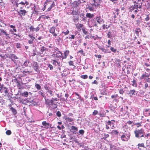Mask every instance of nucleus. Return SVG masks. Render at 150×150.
<instances>
[{"mask_svg":"<svg viewBox=\"0 0 150 150\" xmlns=\"http://www.w3.org/2000/svg\"><path fill=\"white\" fill-rule=\"evenodd\" d=\"M119 93L121 94H123L124 93V91L123 89H120L119 91Z\"/></svg>","mask_w":150,"mask_h":150,"instance_id":"44","label":"nucleus"},{"mask_svg":"<svg viewBox=\"0 0 150 150\" xmlns=\"http://www.w3.org/2000/svg\"><path fill=\"white\" fill-rule=\"evenodd\" d=\"M10 109H11L12 112L13 113L14 115H15L17 114L16 110L13 107H11Z\"/></svg>","mask_w":150,"mask_h":150,"instance_id":"25","label":"nucleus"},{"mask_svg":"<svg viewBox=\"0 0 150 150\" xmlns=\"http://www.w3.org/2000/svg\"><path fill=\"white\" fill-rule=\"evenodd\" d=\"M40 28V27H38L37 28H35L34 30L36 32H37V31H38Z\"/></svg>","mask_w":150,"mask_h":150,"instance_id":"60","label":"nucleus"},{"mask_svg":"<svg viewBox=\"0 0 150 150\" xmlns=\"http://www.w3.org/2000/svg\"><path fill=\"white\" fill-rule=\"evenodd\" d=\"M62 54L59 51H58L56 54H53L52 55L53 57H57L59 58H61L62 57Z\"/></svg>","mask_w":150,"mask_h":150,"instance_id":"11","label":"nucleus"},{"mask_svg":"<svg viewBox=\"0 0 150 150\" xmlns=\"http://www.w3.org/2000/svg\"><path fill=\"white\" fill-rule=\"evenodd\" d=\"M52 105L54 108H56L57 107V105L54 102H51Z\"/></svg>","mask_w":150,"mask_h":150,"instance_id":"34","label":"nucleus"},{"mask_svg":"<svg viewBox=\"0 0 150 150\" xmlns=\"http://www.w3.org/2000/svg\"><path fill=\"white\" fill-rule=\"evenodd\" d=\"M75 38V36L74 35H71V37L69 38V39H74Z\"/></svg>","mask_w":150,"mask_h":150,"instance_id":"63","label":"nucleus"},{"mask_svg":"<svg viewBox=\"0 0 150 150\" xmlns=\"http://www.w3.org/2000/svg\"><path fill=\"white\" fill-rule=\"evenodd\" d=\"M76 26L78 30L79 31L83 27V25L82 24L79 23L76 24Z\"/></svg>","mask_w":150,"mask_h":150,"instance_id":"14","label":"nucleus"},{"mask_svg":"<svg viewBox=\"0 0 150 150\" xmlns=\"http://www.w3.org/2000/svg\"><path fill=\"white\" fill-rule=\"evenodd\" d=\"M94 16V15L93 14H91L90 13H86V16L88 18H92Z\"/></svg>","mask_w":150,"mask_h":150,"instance_id":"23","label":"nucleus"},{"mask_svg":"<svg viewBox=\"0 0 150 150\" xmlns=\"http://www.w3.org/2000/svg\"><path fill=\"white\" fill-rule=\"evenodd\" d=\"M149 16H147L145 18V20L146 21H147L149 20Z\"/></svg>","mask_w":150,"mask_h":150,"instance_id":"62","label":"nucleus"},{"mask_svg":"<svg viewBox=\"0 0 150 150\" xmlns=\"http://www.w3.org/2000/svg\"><path fill=\"white\" fill-rule=\"evenodd\" d=\"M48 67L50 68V70H52L53 69L52 66L50 64L48 65Z\"/></svg>","mask_w":150,"mask_h":150,"instance_id":"56","label":"nucleus"},{"mask_svg":"<svg viewBox=\"0 0 150 150\" xmlns=\"http://www.w3.org/2000/svg\"><path fill=\"white\" fill-rule=\"evenodd\" d=\"M110 134L112 135H117L118 134V132L117 130H113L110 132Z\"/></svg>","mask_w":150,"mask_h":150,"instance_id":"19","label":"nucleus"},{"mask_svg":"<svg viewBox=\"0 0 150 150\" xmlns=\"http://www.w3.org/2000/svg\"><path fill=\"white\" fill-rule=\"evenodd\" d=\"M44 88L46 90H49L50 89V87L49 86H47V85L44 86Z\"/></svg>","mask_w":150,"mask_h":150,"instance_id":"58","label":"nucleus"},{"mask_svg":"<svg viewBox=\"0 0 150 150\" xmlns=\"http://www.w3.org/2000/svg\"><path fill=\"white\" fill-rule=\"evenodd\" d=\"M132 82L133 83V84H132V86H135L136 87L137 86V84L136 83V82L135 80H134L132 81Z\"/></svg>","mask_w":150,"mask_h":150,"instance_id":"43","label":"nucleus"},{"mask_svg":"<svg viewBox=\"0 0 150 150\" xmlns=\"http://www.w3.org/2000/svg\"><path fill=\"white\" fill-rule=\"evenodd\" d=\"M32 66L34 70L38 73L40 74V71L39 69V66L37 62H33L32 64Z\"/></svg>","mask_w":150,"mask_h":150,"instance_id":"6","label":"nucleus"},{"mask_svg":"<svg viewBox=\"0 0 150 150\" xmlns=\"http://www.w3.org/2000/svg\"><path fill=\"white\" fill-rule=\"evenodd\" d=\"M82 30L83 31V32L84 34H86L87 33V31L86 30V28L83 27V28H82Z\"/></svg>","mask_w":150,"mask_h":150,"instance_id":"37","label":"nucleus"},{"mask_svg":"<svg viewBox=\"0 0 150 150\" xmlns=\"http://www.w3.org/2000/svg\"><path fill=\"white\" fill-rule=\"evenodd\" d=\"M29 61H28L27 60H26L25 61V62H24V63L23 65V67H27L28 66V64H29Z\"/></svg>","mask_w":150,"mask_h":150,"instance_id":"24","label":"nucleus"},{"mask_svg":"<svg viewBox=\"0 0 150 150\" xmlns=\"http://www.w3.org/2000/svg\"><path fill=\"white\" fill-rule=\"evenodd\" d=\"M141 30L139 28H136L135 30L136 34L137 36H139V33H141Z\"/></svg>","mask_w":150,"mask_h":150,"instance_id":"22","label":"nucleus"},{"mask_svg":"<svg viewBox=\"0 0 150 150\" xmlns=\"http://www.w3.org/2000/svg\"><path fill=\"white\" fill-rule=\"evenodd\" d=\"M99 114L100 117H103L105 116V114L103 113L100 112L99 113Z\"/></svg>","mask_w":150,"mask_h":150,"instance_id":"40","label":"nucleus"},{"mask_svg":"<svg viewBox=\"0 0 150 150\" xmlns=\"http://www.w3.org/2000/svg\"><path fill=\"white\" fill-rule=\"evenodd\" d=\"M57 116L58 117H60L61 116V114L60 111H58L56 113Z\"/></svg>","mask_w":150,"mask_h":150,"instance_id":"42","label":"nucleus"},{"mask_svg":"<svg viewBox=\"0 0 150 150\" xmlns=\"http://www.w3.org/2000/svg\"><path fill=\"white\" fill-rule=\"evenodd\" d=\"M118 95L117 94H116L115 95H112L111 96V98H115V99L116 98H117V97H118Z\"/></svg>","mask_w":150,"mask_h":150,"instance_id":"54","label":"nucleus"},{"mask_svg":"<svg viewBox=\"0 0 150 150\" xmlns=\"http://www.w3.org/2000/svg\"><path fill=\"white\" fill-rule=\"evenodd\" d=\"M45 100V103L47 105H51V100L50 101L49 100H47L46 99Z\"/></svg>","mask_w":150,"mask_h":150,"instance_id":"33","label":"nucleus"},{"mask_svg":"<svg viewBox=\"0 0 150 150\" xmlns=\"http://www.w3.org/2000/svg\"><path fill=\"white\" fill-rule=\"evenodd\" d=\"M134 133L135 134V136L136 137L139 138L140 135L144 134V130L141 129H140L136 130L134 131Z\"/></svg>","mask_w":150,"mask_h":150,"instance_id":"5","label":"nucleus"},{"mask_svg":"<svg viewBox=\"0 0 150 150\" xmlns=\"http://www.w3.org/2000/svg\"><path fill=\"white\" fill-rule=\"evenodd\" d=\"M138 145L139 147H144V145L143 143L139 144Z\"/></svg>","mask_w":150,"mask_h":150,"instance_id":"55","label":"nucleus"},{"mask_svg":"<svg viewBox=\"0 0 150 150\" xmlns=\"http://www.w3.org/2000/svg\"><path fill=\"white\" fill-rule=\"evenodd\" d=\"M21 46V45L20 43H17L16 44V46L17 48H20Z\"/></svg>","mask_w":150,"mask_h":150,"instance_id":"48","label":"nucleus"},{"mask_svg":"<svg viewBox=\"0 0 150 150\" xmlns=\"http://www.w3.org/2000/svg\"><path fill=\"white\" fill-rule=\"evenodd\" d=\"M103 29L104 30L106 29H108L109 28L110 26L109 25H105V24H103L102 26Z\"/></svg>","mask_w":150,"mask_h":150,"instance_id":"29","label":"nucleus"},{"mask_svg":"<svg viewBox=\"0 0 150 150\" xmlns=\"http://www.w3.org/2000/svg\"><path fill=\"white\" fill-rule=\"evenodd\" d=\"M103 52L106 53H110V51L109 50H108L105 49H104Z\"/></svg>","mask_w":150,"mask_h":150,"instance_id":"50","label":"nucleus"},{"mask_svg":"<svg viewBox=\"0 0 150 150\" xmlns=\"http://www.w3.org/2000/svg\"><path fill=\"white\" fill-rule=\"evenodd\" d=\"M137 92L135 90L132 89L130 90L128 94L130 96H132L135 95L137 96H139V95H137Z\"/></svg>","mask_w":150,"mask_h":150,"instance_id":"10","label":"nucleus"},{"mask_svg":"<svg viewBox=\"0 0 150 150\" xmlns=\"http://www.w3.org/2000/svg\"><path fill=\"white\" fill-rule=\"evenodd\" d=\"M145 114H146V116L150 115V111L148 110H146L145 111Z\"/></svg>","mask_w":150,"mask_h":150,"instance_id":"30","label":"nucleus"},{"mask_svg":"<svg viewBox=\"0 0 150 150\" xmlns=\"http://www.w3.org/2000/svg\"><path fill=\"white\" fill-rule=\"evenodd\" d=\"M35 87L38 89L40 90L41 89V86L38 84H36L35 85Z\"/></svg>","mask_w":150,"mask_h":150,"instance_id":"31","label":"nucleus"},{"mask_svg":"<svg viewBox=\"0 0 150 150\" xmlns=\"http://www.w3.org/2000/svg\"><path fill=\"white\" fill-rule=\"evenodd\" d=\"M6 34V32L4 30L1 29H0V34L1 35H5Z\"/></svg>","mask_w":150,"mask_h":150,"instance_id":"35","label":"nucleus"},{"mask_svg":"<svg viewBox=\"0 0 150 150\" xmlns=\"http://www.w3.org/2000/svg\"><path fill=\"white\" fill-rule=\"evenodd\" d=\"M10 58H11V61H10V62L12 64V67H14L16 65V60H15V59H16L17 58V57L14 54H12L11 55Z\"/></svg>","mask_w":150,"mask_h":150,"instance_id":"4","label":"nucleus"},{"mask_svg":"<svg viewBox=\"0 0 150 150\" xmlns=\"http://www.w3.org/2000/svg\"><path fill=\"white\" fill-rule=\"evenodd\" d=\"M84 131L83 129H81L79 131V133L82 135L84 134Z\"/></svg>","mask_w":150,"mask_h":150,"instance_id":"41","label":"nucleus"},{"mask_svg":"<svg viewBox=\"0 0 150 150\" xmlns=\"http://www.w3.org/2000/svg\"><path fill=\"white\" fill-rule=\"evenodd\" d=\"M99 4L96 3L93 4H91L88 5L87 7V8L89 9L91 11L95 10L98 6Z\"/></svg>","mask_w":150,"mask_h":150,"instance_id":"2","label":"nucleus"},{"mask_svg":"<svg viewBox=\"0 0 150 150\" xmlns=\"http://www.w3.org/2000/svg\"><path fill=\"white\" fill-rule=\"evenodd\" d=\"M69 53V50H66L64 53V58H66L67 57Z\"/></svg>","mask_w":150,"mask_h":150,"instance_id":"27","label":"nucleus"},{"mask_svg":"<svg viewBox=\"0 0 150 150\" xmlns=\"http://www.w3.org/2000/svg\"><path fill=\"white\" fill-rule=\"evenodd\" d=\"M95 20V19H92L91 20V22L92 23V27L97 26V22H96Z\"/></svg>","mask_w":150,"mask_h":150,"instance_id":"17","label":"nucleus"},{"mask_svg":"<svg viewBox=\"0 0 150 150\" xmlns=\"http://www.w3.org/2000/svg\"><path fill=\"white\" fill-rule=\"evenodd\" d=\"M35 28H34L33 26L31 25L30 28V31L33 32L34 31Z\"/></svg>","mask_w":150,"mask_h":150,"instance_id":"52","label":"nucleus"},{"mask_svg":"<svg viewBox=\"0 0 150 150\" xmlns=\"http://www.w3.org/2000/svg\"><path fill=\"white\" fill-rule=\"evenodd\" d=\"M59 49L57 47L53 46L52 47V51L53 53L55 52H56L59 51Z\"/></svg>","mask_w":150,"mask_h":150,"instance_id":"20","label":"nucleus"},{"mask_svg":"<svg viewBox=\"0 0 150 150\" xmlns=\"http://www.w3.org/2000/svg\"><path fill=\"white\" fill-rule=\"evenodd\" d=\"M127 137L124 134L122 135L121 137V139L123 141H127L128 139H129L130 138V135L127 134L126 135Z\"/></svg>","mask_w":150,"mask_h":150,"instance_id":"8","label":"nucleus"},{"mask_svg":"<svg viewBox=\"0 0 150 150\" xmlns=\"http://www.w3.org/2000/svg\"><path fill=\"white\" fill-rule=\"evenodd\" d=\"M38 93L39 95H41L43 97H44V94L41 91H39L38 92Z\"/></svg>","mask_w":150,"mask_h":150,"instance_id":"51","label":"nucleus"},{"mask_svg":"<svg viewBox=\"0 0 150 150\" xmlns=\"http://www.w3.org/2000/svg\"><path fill=\"white\" fill-rule=\"evenodd\" d=\"M21 95L24 97H27L28 95V93L27 91L24 92V93H21Z\"/></svg>","mask_w":150,"mask_h":150,"instance_id":"21","label":"nucleus"},{"mask_svg":"<svg viewBox=\"0 0 150 150\" xmlns=\"http://www.w3.org/2000/svg\"><path fill=\"white\" fill-rule=\"evenodd\" d=\"M49 32L52 34L55 32V27L53 26L50 28L49 29Z\"/></svg>","mask_w":150,"mask_h":150,"instance_id":"18","label":"nucleus"},{"mask_svg":"<svg viewBox=\"0 0 150 150\" xmlns=\"http://www.w3.org/2000/svg\"><path fill=\"white\" fill-rule=\"evenodd\" d=\"M42 124L44 126V128L47 129L51 127L52 125L49 123H47L46 121H43L42 122Z\"/></svg>","mask_w":150,"mask_h":150,"instance_id":"9","label":"nucleus"},{"mask_svg":"<svg viewBox=\"0 0 150 150\" xmlns=\"http://www.w3.org/2000/svg\"><path fill=\"white\" fill-rule=\"evenodd\" d=\"M64 119L67 122H72L73 120L72 118L69 117L68 116H65Z\"/></svg>","mask_w":150,"mask_h":150,"instance_id":"16","label":"nucleus"},{"mask_svg":"<svg viewBox=\"0 0 150 150\" xmlns=\"http://www.w3.org/2000/svg\"><path fill=\"white\" fill-rule=\"evenodd\" d=\"M0 91L2 93H4V95H8V94L7 89L5 87H3L1 89H0Z\"/></svg>","mask_w":150,"mask_h":150,"instance_id":"13","label":"nucleus"},{"mask_svg":"<svg viewBox=\"0 0 150 150\" xmlns=\"http://www.w3.org/2000/svg\"><path fill=\"white\" fill-rule=\"evenodd\" d=\"M69 32L67 30L66 32L63 31L62 32V33H64L65 35H67L69 34Z\"/></svg>","mask_w":150,"mask_h":150,"instance_id":"47","label":"nucleus"},{"mask_svg":"<svg viewBox=\"0 0 150 150\" xmlns=\"http://www.w3.org/2000/svg\"><path fill=\"white\" fill-rule=\"evenodd\" d=\"M69 65L70 66H74V63L72 61H70L68 62Z\"/></svg>","mask_w":150,"mask_h":150,"instance_id":"53","label":"nucleus"},{"mask_svg":"<svg viewBox=\"0 0 150 150\" xmlns=\"http://www.w3.org/2000/svg\"><path fill=\"white\" fill-rule=\"evenodd\" d=\"M149 87L148 84L147 83H145L144 86V88L145 89H147V88H149Z\"/></svg>","mask_w":150,"mask_h":150,"instance_id":"46","label":"nucleus"},{"mask_svg":"<svg viewBox=\"0 0 150 150\" xmlns=\"http://www.w3.org/2000/svg\"><path fill=\"white\" fill-rule=\"evenodd\" d=\"M112 32L111 31H110L108 32L107 35L108 38H111L112 37Z\"/></svg>","mask_w":150,"mask_h":150,"instance_id":"28","label":"nucleus"},{"mask_svg":"<svg viewBox=\"0 0 150 150\" xmlns=\"http://www.w3.org/2000/svg\"><path fill=\"white\" fill-rule=\"evenodd\" d=\"M81 78L85 79L87 78L88 76L87 75H82L81 76Z\"/></svg>","mask_w":150,"mask_h":150,"instance_id":"38","label":"nucleus"},{"mask_svg":"<svg viewBox=\"0 0 150 150\" xmlns=\"http://www.w3.org/2000/svg\"><path fill=\"white\" fill-rule=\"evenodd\" d=\"M110 49L112 51L114 52H115L116 51V50L113 47H111Z\"/></svg>","mask_w":150,"mask_h":150,"instance_id":"61","label":"nucleus"},{"mask_svg":"<svg viewBox=\"0 0 150 150\" xmlns=\"http://www.w3.org/2000/svg\"><path fill=\"white\" fill-rule=\"evenodd\" d=\"M51 102H54L55 101H57L58 100V99L56 98H52L51 99Z\"/></svg>","mask_w":150,"mask_h":150,"instance_id":"39","label":"nucleus"},{"mask_svg":"<svg viewBox=\"0 0 150 150\" xmlns=\"http://www.w3.org/2000/svg\"><path fill=\"white\" fill-rule=\"evenodd\" d=\"M10 27L12 28L11 29V30H10V32H11V33L13 34L14 35H16V36H19V35H17L16 34L14 33H13V31H14L15 32H16L17 31V30L16 29V27L15 26L13 25H10Z\"/></svg>","mask_w":150,"mask_h":150,"instance_id":"12","label":"nucleus"},{"mask_svg":"<svg viewBox=\"0 0 150 150\" xmlns=\"http://www.w3.org/2000/svg\"><path fill=\"white\" fill-rule=\"evenodd\" d=\"M98 83L97 82V81L96 80H95L93 82H92V84H98Z\"/></svg>","mask_w":150,"mask_h":150,"instance_id":"64","label":"nucleus"},{"mask_svg":"<svg viewBox=\"0 0 150 150\" xmlns=\"http://www.w3.org/2000/svg\"><path fill=\"white\" fill-rule=\"evenodd\" d=\"M95 19L97 23L100 24L104 23V20L100 16L96 17Z\"/></svg>","mask_w":150,"mask_h":150,"instance_id":"7","label":"nucleus"},{"mask_svg":"<svg viewBox=\"0 0 150 150\" xmlns=\"http://www.w3.org/2000/svg\"><path fill=\"white\" fill-rule=\"evenodd\" d=\"M24 2L23 1H21L20 3H19V4L23 5L26 4V5H28L29 4V2L26 1V0H24Z\"/></svg>","mask_w":150,"mask_h":150,"instance_id":"26","label":"nucleus"},{"mask_svg":"<svg viewBox=\"0 0 150 150\" xmlns=\"http://www.w3.org/2000/svg\"><path fill=\"white\" fill-rule=\"evenodd\" d=\"M109 135L108 134H104V137H103V139H106L109 137Z\"/></svg>","mask_w":150,"mask_h":150,"instance_id":"59","label":"nucleus"},{"mask_svg":"<svg viewBox=\"0 0 150 150\" xmlns=\"http://www.w3.org/2000/svg\"><path fill=\"white\" fill-rule=\"evenodd\" d=\"M18 13L20 15L25 16V13H27V11L25 10H20Z\"/></svg>","mask_w":150,"mask_h":150,"instance_id":"15","label":"nucleus"},{"mask_svg":"<svg viewBox=\"0 0 150 150\" xmlns=\"http://www.w3.org/2000/svg\"><path fill=\"white\" fill-rule=\"evenodd\" d=\"M141 80H143L145 82L150 83V78L149 77V75L147 73L143 74L140 77Z\"/></svg>","mask_w":150,"mask_h":150,"instance_id":"3","label":"nucleus"},{"mask_svg":"<svg viewBox=\"0 0 150 150\" xmlns=\"http://www.w3.org/2000/svg\"><path fill=\"white\" fill-rule=\"evenodd\" d=\"M47 49V48L44 46H42L40 49V51L42 53L43 52L45 51Z\"/></svg>","mask_w":150,"mask_h":150,"instance_id":"32","label":"nucleus"},{"mask_svg":"<svg viewBox=\"0 0 150 150\" xmlns=\"http://www.w3.org/2000/svg\"><path fill=\"white\" fill-rule=\"evenodd\" d=\"M71 129L72 130H75L76 131H77L78 130V129L77 128V127L73 126L71 127Z\"/></svg>","mask_w":150,"mask_h":150,"instance_id":"36","label":"nucleus"},{"mask_svg":"<svg viewBox=\"0 0 150 150\" xmlns=\"http://www.w3.org/2000/svg\"><path fill=\"white\" fill-rule=\"evenodd\" d=\"M98 112L97 110H94L93 112L92 115H95L98 114Z\"/></svg>","mask_w":150,"mask_h":150,"instance_id":"49","label":"nucleus"},{"mask_svg":"<svg viewBox=\"0 0 150 150\" xmlns=\"http://www.w3.org/2000/svg\"><path fill=\"white\" fill-rule=\"evenodd\" d=\"M136 3V4H134L133 6H130L129 8V9L131 11H133L135 9H137L138 8H141L142 5V2L141 3L136 2V1L134 2V3Z\"/></svg>","mask_w":150,"mask_h":150,"instance_id":"1","label":"nucleus"},{"mask_svg":"<svg viewBox=\"0 0 150 150\" xmlns=\"http://www.w3.org/2000/svg\"><path fill=\"white\" fill-rule=\"evenodd\" d=\"M32 72L31 71H23V73L25 74V73H27L28 74H30Z\"/></svg>","mask_w":150,"mask_h":150,"instance_id":"57","label":"nucleus"},{"mask_svg":"<svg viewBox=\"0 0 150 150\" xmlns=\"http://www.w3.org/2000/svg\"><path fill=\"white\" fill-rule=\"evenodd\" d=\"M28 36L31 38L30 40H33L35 39V37L31 35H29Z\"/></svg>","mask_w":150,"mask_h":150,"instance_id":"45","label":"nucleus"}]
</instances>
